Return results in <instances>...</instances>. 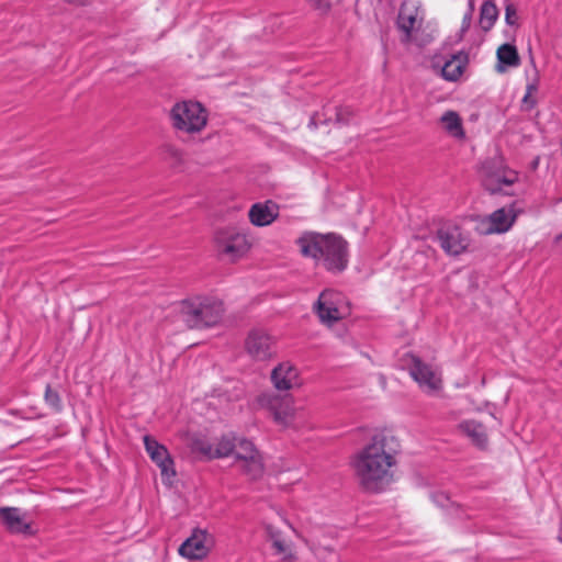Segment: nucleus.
I'll list each match as a JSON object with an SVG mask.
<instances>
[{"mask_svg":"<svg viewBox=\"0 0 562 562\" xmlns=\"http://www.w3.org/2000/svg\"><path fill=\"white\" fill-rule=\"evenodd\" d=\"M400 452L398 440L390 434H376L353 459L359 484L369 492H381L392 481Z\"/></svg>","mask_w":562,"mask_h":562,"instance_id":"f257e3e1","label":"nucleus"},{"mask_svg":"<svg viewBox=\"0 0 562 562\" xmlns=\"http://www.w3.org/2000/svg\"><path fill=\"white\" fill-rule=\"evenodd\" d=\"M300 254L331 273L342 272L349 262L348 243L334 233L304 232L297 239Z\"/></svg>","mask_w":562,"mask_h":562,"instance_id":"f03ea898","label":"nucleus"},{"mask_svg":"<svg viewBox=\"0 0 562 562\" xmlns=\"http://www.w3.org/2000/svg\"><path fill=\"white\" fill-rule=\"evenodd\" d=\"M424 20L425 13L418 0H403L396 19L402 44L424 47L432 41L423 32Z\"/></svg>","mask_w":562,"mask_h":562,"instance_id":"7ed1b4c3","label":"nucleus"},{"mask_svg":"<svg viewBox=\"0 0 562 562\" xmlns=\"http://www.w3.org/2000/svg\"><path fill=\"white\" fill-rule=\"evenodd\" d=\"M258 404L271 414L274 423L282 427L297 428L305 422L304 408L296 407L292 397L262 393L258 397Z\"/></svg>","mask_w":562,"mask_h":562,"instance_id":"20e7f679","label":"nucleus"},{"mask_svg":"<svg viewBox=\"0 0 562 562\" xmlns=\"http://www.w3.org/2000/svg\"><path fill=\"white\" fill-rule=\"evenodd\" d=\"M170 120L175 130L187 134H194L205 127L207 113L199 102L182 101L172 106Z\"/></svg>","mask_w":562,"mask_h":562,"instance_id":"39448f33","label":"nucleus"},{"mask_svg":"<svg viewBox=\"0 0 562 562\" xmlns=\"http://www.w3.org/2000/svg\"><path fill=\"white\" fill-rule=\"evenodd\" d=\"M214 246L222 258L235 262L248 254L251 241L245 233L237 228L226 227L215 233Z\"/></svg>","mask_w":562,"mask_h":562,"instance_id":"423d86ee","label":"nucleus"},{"mask_svg":"<svg viewBox=\"0 0 562 562\" xmlns=\"http://www.w3.org/2000/svg\"><path fill=\"white\" fill-rule=\"evenodd\" d=\"M233 454L235 465L250 480H258L263 475V458L252 441L238 438Z\"/></svg>","mask_w":562,"mask_h":562,"instance_id":"0eeeda50","label":"nucleus"},{"mask_svg":"<svg viewBox=\"0 0 562 562\" xmlns=\"http://www.w3.org/2000/svg\"><path fill=\"white\" fill-rule=\"evenodd\" d=\"M434 239L442 251L451 257L464 254L471 245L470 235L452 222L441 224L436 231Z\"/></svg>","mask_w":562,"mask_h":562,"instance_id":"6e6552de","label":"nucleus"},{"mask_svg":"<svg viewBox=\"0 0 562 562\" xmlns=\"http://www.w3.org/2000/svg\"><path fill=\"white\" fill-rule=\"evenodd\" d=\"M314 310L321 322L326 325H333L348 313V306L342 293L331 289L324 290L319 294Z\"/></svg>","mask_w":562,"mask_h":562,"instance_id":"1a4fd4ad","label":"nucleus"},{"mask_svg":"<svg viewBox=\"0 0 562 562\" xmlns=\"http://www.w3.org/2000/svg\"><path fill=\"white\" fill-rule=\"evenodd\" d=\"M215 539L205 529L195 528L178 549V553L190 561H202L212 551Z\"/></svg>","mask_w":562,"mask_h":562,"instance_id":"9d476101","label":"nucleus"},{"mask_svg":"<svg viewBox=\"0 0 562 562\" xmlns=\"http://www.w3.org/2000/svg\"><path fill=\"white\" fill-rule=\"evenodd\" d=\"M144 445L151 461L160 469L162 483L170 486L176 477V470L167 448L149 435L144 436Z\"/></svg>","mask_w":562,"mask_h":562,"instance_id":"9b49d317","label":"nucleus"},{"mask_svg":"<svg viewBox=\"0 0 562 562\" xmlns=\"http://www.w3.org/2000/svg\"><path fill=\"white\" fill-rule=\"evenodd\" d=\"M265 532L272 554L279 557L280 562H296L299 560L294 542L281 529L268 524L265 526Z\"/></svg>","mask_w":562,"mask_h":562,"instance_id":"f8f14e48","label":"nucleus"},{"mask_svg":"<svg viewBox=\"0 0 562 562\" xmlns=\"http://www.w3.org/2000/svg\"><path fill=\"white\" fill-rule=\"evenodd\" d=\"M517 217L514 205L501 207L482 218L477 231L483 235L502 234L512 228Z\"/></svg>","mask_w":562,"mask_h":562,"instance_id":"ddd939ff","label":"nucleus"},{"mask_svg":"<svg viewBox=\"0 0 562 562\" xmlns=\"http://www.w3.org/2000/svg\"><path fill=\"white\" fill-rule=\"evenodd\" d=\"M409 373L426 393L432 394L441 390L440 372L431 366L424 363L420 359L413 358Z\"/></svg>","mask_w":562,"mask_h":562,"instance_id":"4468645a","label":"nucleus"},{"mask_svg":"<svg viewBox=\"0 0 562 562\" xmlns=\"http://www.w3.org/2000/svg\"><path fill=\"white\" fill-rule=\"evenodd\" d=\"M0 524L12 533H33L27 513L18 507H0Z\"/></svg>","mask_w":562,"mask_h":562,"instance_id":"2eb2a0df","label":"nucleus"},{"mask_svg":"<svg viewBox=\"0 0 562 562\" xmlns=\"http://www.w3.org/2000/svg\"><path fill=\"white\" fill-rule=\"evenodd\" d=\"M273 338L266 331L251 330L246 339L247 352L257 360H266L273 355Z\"/></svg>","mask_w":562,"mask_h":562,"instance_id":"dca6fc26","label":"nucleus"},{"mask_svg":"<svg viewBox=\"0 0 562 562\" xmlns=\"http://www.w3.org/2000/svg\"><path fill=\"white\" fill-rule=\"evenodd\" d=\"M271 381L279 391H289L302 383L297 368L289 361L280 363L272 370Z\"/></svg>","mask_w":562,"mask_h":562,"instance_id":"f3484780","label":"nucleus"},{"mask_svg":"<svg viewBox=\"0 0 562 562\" xmlns=\"http://www.w3.org/2000/svg\"><path fill=\"white\" fill-rule=\"evenodd\" d=\"M248 216L252 225L268 226L279 216V206L272 201L258 202L251 205Z\"/></svg>","mask_w":562,"mask_h":562,"instance_id":"a211bd4d","label":"nucleus"},{"mask_svg":"<svg viewBox=\"0 0 562 562\" xmlns=\"http://www.w3.org/2000/svg\"><path fill=\"white\" fill-rule=\"evenodd\" d=\"M200 328L216 325L223 316V304L216 299L200 296Z\"/></svg>","mask_w":562,"mask_h":562,"instance_id":"6ab92c4d","label":"nucleus"},{"mask_svg":"<svg viewBox=\"0 0 562 562\" xmlns=\"http://www.w3.org/2000/svg\"><path fill=\"white\" fill-rule=\"evenodd\" d=\"M468 61V55L463 52H459L452 54L441 66L439 64H435V67L440 68L443 79L448 81H457L462 76Z\"/></svg>","mask_w":562,"mask_h":562,"instance_id":"aec40b11","label":"nucleus"},{"mask_svg":"<svg viewBox=\"0 0 562 562\" xmlns=\"http://www.w3.org/2000/svg\"><path fill=\"white\" fill-rule=\"evenodd\" d=\"M200 296L183 300L178 304L177 311L181 321L189 328H200L201 310Z\"/></svg>","mask_w":562,"mask_h":562,"instance_id":"412c9836","label":"nucleus"},{"mask_svg":"<svg viewBox=\"0 0 562 562\" xmlns=\"http://www.w3.org/2000/svg\"><path fill=\"white\" fill-rule=\"evenodd\" d=\"M518 179L517 172L510 169H502L487 175L484 184L487 190L495 193L503 191L505 187L514 184Z\"/></svg>","mask_w":562,"mask_h":562,"instance_id":"4be33fe9","label":"nucleus"},{"mask_svg":"<svg viewBox=\"0 0 562 562\" xmlns=\"http://www.w3.org/2000/svg\"><path fill=\"white\" fill-rule=\"evenodd\" d=\"M440 123L445 132L453 138L463 139L465 132L463 128L462 119L458 112L449 110L440 116Z\"/></svg>","mask_w":562,"mask_h":562,"instance_id":"5701e85b","label":"nucleus"},{"mask_svg":"<svg viewBox=\"0 0 562 562\" xmlns=\"http://www.w3.org/2000/svg\"><path fill=\"white\" fill-rule=\"evenodd\" d=\"M496 70L504 72L509 67H517L520 64L519 55L516 47L512 44H503L497 48Z\"/></svg>","mask_w":562,"mask_h":562,"instance_id":"b1692460","label":"nucleus"},{"mask_svg":"<svg viewBox=\"0 0 562 562\" xmlns=\"http://www.w3.org/2000/svg\"><path fill=\"white\" fill-rule=\"evenodd\" d=\"M459 429L468 438L472 440L474 445L480 448H485L487 445V435L484 426L475 420H464L459 424Z\"/></svg>","mask_w":562,"mask_h":562,"instance_id":"393cba45","label":"nucleus"},{"mask_svg":"<svg viewBox=\"0 0 562 562\" xmlns=\"http://www.w3.org/2000/svg\"><path fill=\"white\" fill-rule=\"evenodd\" d=\"M498 18V10L491 0L484 1L480 11V25L482 30L490 31Z\"/></svg>","mask_w":562,"mask_h":562,"instance_id":"a878e982","label":"nucleus"},{"mask_svg":"<svg viewBox=\"0 0 562 562\" xmlns=\"http://www.w3.org/2000/svg\"><path fill=\"white\" fill-rule=\"evenodd\" d=\"M238 438L222 437L214 446V459L225 458L234 453Z\"/></svg>","mask_w":562,"mask_h":562,"instance_id":"bb28decb","label":"nucleus"},{"mask_svg":"<svg viewBox=\"0 0 562 562\" xmlns=\"http://www.w3.org/2000/svg\"><path fill=\"white\" fill-rule=\"evenodd\" d=\"M162 159L167 162L177 166L183 161V153L181 149L171 144H166L161 147Z\"/></svg>","mask_w":562,"mask_h":562,"instance_id":"cd10ccee","label":"nucleus"},{"mask_svg":"<svg viewBox=\"0 0 562 562\" xmlns=\"http://www.w3.org/2000/svg\"><path fill=\"white\" fill-rule=\"evenodd\" d=\"M192 450L201 453L207 459H214V447L203 439H194L192 442Z\"/></svg>","mask_w":562,"mask_h":562,"instance_id":"c85d7f7f","label":"nucleus"},{"mask_svg":"<svg viewBox=\"0 0 562 562\" xmlns=\"http://www.w3.org/2000/svg\"><path fill=\"white\" fill-rule=\"evenodd\" d=\"M45 402L48 406H50L54 411L60 412L63 408L61 398L59 394L54 391L49 385H47L45 390Z\"/></svg>","mask_w":562,"mask_h":562,"instance_id":"c756f323","label":"nucleus"},{"mask_svg":"<svg viewBox=\"0 0 562 562\" xmlns=\"http://www.w3.org/2000/svg\"><path fill=\"white\" fill-rule=\"evenodd\" d=\"M537 90H538V87L536 83L527 85L526 93L522 98V106L525 110H531L537 104V99L535 98Z\"/></svg>","mask_w":562,"mask_h":562,"instance_id":"7c9ffc66","label":"nucleus"},{"mask_svg":"<svg viewBox=\"0 0 562 562\" xmlns=\"http://www.w3.org/2000/svg\"><path fill=\"white\" fill-rule=\"evenodd\" d=\"M505 20L508 25H514L516 23V9L513 4L506 5Z\"/></svg>","mask_w":562,"mask_h":562,"instance_id":"2f4dec72","label":"nucleus"},{"mask_svg":"<svg viewBox=\"0 0 562 562\" xmlns=\"http://www.w3.org/2000/svg\"><path fill=\"white\" fill-rule=\"evenodd\" d=\"M472 16H473V14H471V13H468V12L464 13L463 19H462V24H461L462 33L467 32L470 29L471 22H472Z\"/></svg>","mask_w":562,"mask_h":562,"instance_id":"473e14b6","label":"nucleus"},{"mask_svg":"<svg viewBox=\"0 0 562 562\" xmlns=\"http://www.w3.org/2000/svg\"><path fill=\"white\" fill-rule=\"evenodd\" d=\"M312 5L322 11H327L329 9L328 0H310Z\"/></svg>","mask_w":562,"mask_h":562,"instance_id":"72a5a7b5","label":"nucleus"},{"mask_svg":"<svg viewBox=\"0 0 562 562\" xmlns=\"http://www.w3.org/2000/svg\"><path fill=\"white\" fill-rule=\"evenodd\" d=\"M345 114H350V111L349 109L345 108V109H339L337 111V121L340 122V123H347L348 122V119L345 117Z\"/></svg>","mask_w":562,"mask_h":562,"instance_id":"f704fd0d","label":"nucleus"},{"mask_svg":"<svg viewBox=\"0 0 562 562\" xmlns=\"http://www.w3.org/2000/svg\"><path fill=\"white\" fill-rule=\"evenodd\" d=\"M467 12L473 14V12H474V0H469V8H468Z\"/></svg>","mask_w":562,"mask_h":562,"instance_id":"c9c22d12","label":"nucleus"},{"mask_svg":"<svg viewBox=\"0 0 562 562\" xmlns=\"http://www.w3.org/2000/svg\"><path fill=\"white\" fill-rule=\"evenodd\" d=\"M557 240L558 241H562V234L560 236L557 237Z\"/></svg>","mask_w":562,"mask_h":562,"instance_id":"e433bc0d","label":"nucleus"}]
</instances>
